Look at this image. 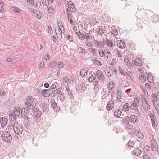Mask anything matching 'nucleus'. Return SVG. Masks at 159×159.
<instances>
[{"label": "nucleus", "mask_w": 159, "mask_h": 159, "mask_svg": "<svg viewBox=\"0 0 159 159\" xmlns=\"http://www.w3.org/2000/svg\"><path fill=\"white\" fill-rule=\"evenodd\" d=\"M135 99H137V98H135L134 101H133L130 104V110L138 115L140 114V111L139 110V102L137 100L135 101Z\"/></svg>", "instance_id": "nucleus-1"}, {"label": "nucleus", "mask_w": 159, "mask_h": 159, "mask_svg": "<svg viewBox=\"0 0 159 159\" xmlns=\"http://www.w3.org/2000/svg\"><path fill=\"white\" fill-rule=\"evenodd\" d=\"M33 102L34 98L33 97L30 96H28L26 99L25 103L26 107L27 108H29L30 110H32L33 109Z\"/></svg>", "instance_id": "nucleus-2"}, {"label": "nucleus", "mask_w": 159, "mask_h": 159, "mask_svg": "<svg viewBox=\"0 0 159 159\" xmlns=\"http://www.w3.org/2000/svg\"><path fill=\"white\" fill-rule=\"evenodd\" d=\"M13 130L16 134L20 135L23 131V127L17 123H14L13 125Z\"/></svg>", "instance_id": "nucleus-3"}, {"label": "nucleus", "mask_w": 159, "mask_h": 159, "mask_svg": "<svg viewBox=\"0 0 159 159\" xmlns=\"http://www.w3.org/2000/svg\"><path fill=\"white\" fill-rule=\"evenodd\" d=\"M2 137L3 140L8 143L11 142L12 140V136L8 132H3Z\"/></svg>", "instance_id": "nucleus-4"}, {"label": "nucleus", "mask_w": 159, "mask_h": 159, "mask_svg": "<svg viewBox=\"0 0 159 159\" xmlns=\"http://www.w3.org/2000/svg\"><path fill=\"white\" fill-rule=\"evenodd\" d=\"M103 43L105 45L107 46L109 48H112L115 44V41L113 39L109 40L107 39H103Z\"/></svg>", "instance_id": "nucleus-5"}, {"label": "nucleus", "mask_w": 159, "mask_h": 159, "mask_svg": "<svg viewBox=\"0 0 159 159\" xmlns=\"http://www.w3.org/2000/svg\"><path fill=\"white\" fill-rule=\"evenodd\" d=\"M142 102V107L143 109L145 111H148L150 109V106L145 98L143 99Z\"/></svg>", "instance_id": "nucleus-6"}, {"label": "nucleus", "mask_w": 159, "mask_h": 159, "mask_svg": "<svg viewBox=\"0 0 159 159\" xmlns=\"http://www.w3.org/2000/svg\"><path fill=\"white\" fill-rule=\"evenodd\" d=\"M119 83L120 86L122 87H128L129 84L125 79L120 78L119 80Z\"/></svg>", "instance_id": "nucleus-7"}, {"label": "nucleus", "mask_w": 159, "mask_h": 159, "mask_svg": "<svg viewBox=\"0 0 159 159\" xmlns=\"http://www.w3.org/2000/svg\"><path fill=\"white\" fill-rule=\"evenodd\" d=\"M134 134L140 139H143L144 137L143 133L140 129H135L134 132Z\"/></svg>", "instance_id": "nucleus-8"}, {"label": "nucleus", "mask_w": 159, "mask_h": 159, "mask_svg": "<svg viewBox=\"0 0 159 159\" xmlns=\"http://www.w3.org/2000/svg\"><path fill=\"white\" fill-rule=\"evenodd\" d=\"M151 148L152 151H158V145L155 140L153 139L151 141Z\"/></svg>", "instance_id": "nucleus-9"}, {"label": "nucleus", "mask_w": 159, "mask_h": 159, "mask_svg": "<svg viewBox=\"0 0 159 159\" xmlns=\"http://www.w3.org/2000/svg\"><path fill=\"white\" fill-rule=\"evenodd\" d=\"M8 120L6 117H0V123L1 127L3 128L7 124Z\"/></svg>", "instance_id": "nucleus-10"}, {"label": "nucleus", "mask_w": 159, "mask_h": 159, "mask_svg": "<svg viewBox=\"0 0 159 159\" xmlns=\"http://www.w3.org/2000/svg\"><path fill=\"white\" fill-rule=\"evenodd\" d=\"M110 93L109 91H103V96L102 97V101L105 102V100L107 101L109 99V96Z\"/></svg>", "instance_id": "nucleus-11"}, {"label": "nucleus", "mask_w": 159, "mask_h": 159, "mask_svg": "<svg viewBox=\"0 0 159 159\" xmlns=\"http://www.w3.org/2000/svg\"><path fill=\"white\" fill-rule=\"evenodd\" d=\"M51 107L52 109L55 111L56 112H58L60 110V108L58 107L57 103L55 102L54 100H52L51 102Z\"/></svg>", "instance_id": "nucleus-12"}, {"label": "nucleus", "mask_w": 159, "mask_h": 159, "mask_svg": "<svg viewBox=\"0 0 159 159\" xmlns=\"http://www.w3.org/2000/svg\"><path fill=\"white\" fill-rule=\"evenodd\" d=\"M114 101L112 100L109 101L106 106L107 109L108 110H111L114 107Z\"/></svg>", "instance_id": "nucleus-13"}, {"label": "nucleus", "mask_w": 159, "mask_h": 159, "mask_svg": "<svg viewBox=\"0 0 159 159\" xmlns=\"http://www.w3.org/2000/svg\"><path fill=\"white\" fill-rule=\"evenodd\" d=\"M95 74L96 76H97V78L101 82L104 80V77L101 71L98 70Z\"/></svg>", "instance_id": "nucleus-14"}, {"label": "nucleus", "mask_w": 159, "mask_h": 159, "mask_svg": "<svg viewBox=\"0 0 159 159\" xmlns=\"http://www.w3.org/2000/svg\"><path fill=\"white\" fill-rule=\"evenodd\" d=\"M13 114L15 115V116L17 117L20 115L21 113V108L20 106H16L14 108Z\"/></svg>", "instance_id": "nucleus-15"}, {"label": "nucleus", "mask_w": 159, "mask_h": 159, "mask_svg": "<svg viewBox=\"0 0 159 159\" xmlns=\"http://www.w3.org/2000/svg\"><path fill=\"white\" fill-rule=\"evenodd\" d=\"M68 8L70 11L72 12H74L75 11V8L73 3L71 1H69L67 3Z\"/></svg>", "instance_id": "nucleus-16"}, {"label": "nucleus", "mask_w": 159, "mask_h": 159, "mask_svg": "<svg viewBox=\"0 0 159 159\" xmlns=\"http://www.w3.org/2000/svg\"><path fill=\"white\" fill-rule=\"evenodd\" d=\"M123 111V109L120 107H118L117 108L114 112V116L116 117H120Z\"/></svg>", "instance_id": "nucleus-17"}, {"label": "nucleus", "mask_w": 159, "mask_h": 159, "mask_svg": "<svg viewBox=\"0 0 159 159\" xmlns=\"http://www.w3.org/2000/svg\"><path fill=\"white\" fill-rule=\"evenodd\" d=\"M34 16L38 19H41L43 17L42 13L36 9L34 10Z\"/></svg>", "instance_id": "nucleus-18"}, {"label": "nucleus", "mask_w": 159, "mask_h": 159, "mask_svg": "<svg viewBox=\"0 0 159 159\" xmlns=\"http://www.w3.org/2000/svg\"><path fill=\"white\" fill-rule=\"evenodd\" d=\"M132 62L133 64H134L137 66H141L142 65V61L139 57H138V58H137L136 59L133 61Z\"/></svg>", "instance_id": "nucleus-19"}, {"label": "nucleus", "mask_w": 159, "mask_h": 159, "mask_svg": "<svg viewBox=\"0 0 159 159\" xmlns=\"http://www.w3.org/2000/svg\"><path fill=\"white\" fill-rule=\"evenodd\" d=\"M105 73L107 76L108 77H110L112 76L114 74L113 70L112 69L109 68L106 69Z\"/></svg>", "instance_id": "nucleus-20"}, {"label": "nucleus", "mask_w": 159, "mask_h": 159, "mask_svg": "<svg viewBox=\"0 0 159 159\" xmlns=\"http://www.w3.org/2000/svg\"><path fill=\"white\" fill-rule=\"evenodd\" d=\"M142 152V151L139 148H136L132 152V153L137 156H139L141 154Z\"/></svg>", "instance_id": "nucleus-21"}, {"label": "nucleus", "mask_w": 159, "mask_h": 159, "mask_svg": "<svg viewBox=\"0 0 159 159\" xmlns=\"http://www.w3.org/2000/svg\"><path fill=\"white\" fill-rule=\"evenodd\" d=\"M58 30L56 31V34L57 36V38L60 40L62 37V31L60 28H58Z\"/></svg>", "instance_id": "nucleus-22"}, {"label": "nucleus", "mask_w": 159, "mask_h": 159, "mask_svg": "<svg viewBox=\"0 0 159 159\" xmlns=\"http://www.w3.org/2000/svg\"><path fill=\"white\" fill-rule=\"evenodd\" d=\"M130 120L132 123H136L139 121V118L137 116L135 115H131L130 117Z\"/></svg>", "instance_id": "nucleus-23"}, {"label": "nucleus", "mask_w": 159, "mask_h": 159, "mask_svg": "<svg viewBox=\"0 0 159 159\" xmlns=\"http://www.w3.org/2000/svg\"><path fill=\"white\" fill-rule=\"evenodd\" d=\"M28 108L26 107H24L21 109V114L20 115L22 116H25V115H26L29 112Z\"/></svg>", "instance_id": "nucleus-24"}, {"label": "nucleus", "mask_w": 159, "mask_h": 159, "mask_svg": "<svg viewBox=\"0 0 159 159\" xmlns=\"http://www.w3.org/2000/svg\"><path fill=\"white\" fill-rule=\"evenodd\" d=\"M117 43L118 46L119 48L123 49L125 48V44L122 40H118L117 41Z\"/></svg>", "instance_id": "nucleus-25"}, {"label": "nucleus", "mask_w": 159, "mask_h": 159, "mask_svg": "<svg viewBox=\"0 0 159 159\" xmlns=\"http://www.w3.org/2000/svg\"><path fill=\"white\" fill-rule=\"evenodd\" d=\"M123 110L125 112L128 111L129 110H130V104L128 103H126L123 105Z\"/></svg>", "instance_id": "nucleus-26"}, {"label": "nucleus", "mask_w": 159, "mask_h": 159, "mask_svg": "<svg viewBox=\"0 0 159 159\" xmlns=\"http://www.w3.org/2000/svg\"><path fill=\"white\" fill-rule=\"evenodd\" d=\"M41 115V113H37L36 116H35L34 117V120L36 122L38 123L41 120V118L40 116Z\"/></svg>", "instance_id": "nucleus-27"}, {"label": "nucleus", "mask_w": 159, "mask_h": 159, "mask_svg": "<svg viewBox=\"0 0 159 159\" xmlns=\"http://www.w3.org/2000/svg\"><path fill=\"white\" fill-rule=\"evenodd\" d=\"M61 92V90L60 89L58 88L56 90L52 91L51 95L52 97H53L55 95H57L58 94H60Z\"/></svg>", "instance_id": "nucleus-28"}, {"label": "nucleus", "mask_w": 159, "mask_h": 159, "mask_svg": "<svg viewBox=\"0 0 159 159\" xmlns=\"http://www.w3.org/2000/svg\"><path fill=\"white\" fill-rule=\"evenodd\" d=\"M88 71L87 68H84L82 69L80 71V74L81 76H85L87 75V73Z\"/></svg>", "instance_id": "nucleus-29"}, {"label": "nucleus", "mask_w": 159, "mask_h": 159, "mask_svg": "<svg viewBox=\"0 0 159 159\" xmlns=\"http://www.w3.org/2000/svg\"><path fill=\"white\" fill-rule=\"evenodd\" d=\"M119 70L122 75H127L131 77L126 72L124 69H122L120 66L119 67Z\"/></svg>", "instance_id": "nucleus-30"}, {"label": "nucleus", "mask_w": 159, "mask_h": 159, "mask_svg": "<svg viewBox=\"0 0 159 159\" xmlns=\"http://www.w3.org/2000/svg\"><path fill=\"white\" fill-rule=\"evenodd\" d=\"M42 109L44 112L47 113L49 111V109L46 104L44 103L42 105Z\"/></svg>", "instance_id": "nucleus-31"}, {"label": "nucleus", "mask_w": 159, "mask_h": 159, "mask_svg": "<svg viewBox=\"0 0 159 159\" xmlns=\"http://www.w3.org/2000/svg\"><path fill=\"white\" fill-rule=\"evenodd\" d=\"M41 95L44 97H48L50 96V93L48 92V90L45 89L42 91Z\"/></svg>", "instance_id": "nucleus-32"}, {"label": "nucleus", "mask_w": 159, "mask_h": 159, "mask_svg": "<svg viewBox=\"0 0 159 159\" xmlns=\"http://www.w3.org/2000/svg\"><path fill=\"white\" fill-rule=\"evenodd\" d=\"M126 92L127 93V94L129 97L133 96L134 93L132 89H129L126 90Z\"/></svg>", "instance_id": "nucleus-33"}, {"label": "nucleus", "mask_w": 159, "mask_h": 159, "mask_svg": "<svg viewBox=\"0 0 159 159\" xmlns=\"http://www.w3.org/2000/svg\"><path fill=\"white\" fill-rule=\"evenodd\" d=\"M105 31V30L104 28L102 27H98L97 32L99 34L102 35L104 33Z\"/></svg>", "instance_id": "nucleus-34"}, {"label": "nucleus", "mask_w": 159, "mask_h": 159, "mask_svg": "<svg viewBox=\"0 0 159 159\" xmlns=\"http://www.w3.org/2000/svg\"><path fill=\"white\" fill-rule=\"evenodd\" d=\"M139 79L142 82H145L146 81V76L143 74H141L139 76Z\"/></svg>", "instance_id": "nucleus-35"}, {"label": "nucleus", "mask_w": 159, "mask_h": 159, "mask_svg": "<svg viewBox=\"0 0 159 159\" xmlns=\"http://www.w3.org/2000/svg\"><path fill=\"white\" fill-rule=\"evenodd\" d=\"M115 86V84L113 82L108 83L107 86L109 90H112Z\"/></svg>", "instance_id": "nucleus-36"}, {"label": "nucleus", "mask_w": 159, "mask_h": 159, "mask_svg": "<svg viewBox=\"0 0 159 159\" xmlns=\"http://www.w3.org/2000/svg\"><path fill=\"white\" fill-rule=\"evenodd\" d=\"M30 119L29 117H24L23 122L25 124V125L26 126V125H29L30 124Z\"/></svg>", "instance_id": "nucleus-37"}, {"label": "nucleus", "mask_w": 159, "mask_h": 159, "mask_svg": "<svg viewBox=\"0 0 159 159\" xmlns=\"http://www.w3.org/2000/svg\"><path fill=\"white\" fill-rule=\"evenodd\" d=\"M96 78V74L93 73L88 79V80L89 82H92Z\"/></svg>", "instance_id": "nucleus-38"}, {"label": "nucleus", "mask_w": 159, "mask_h": 159, "mask_svg": "<svg viewBox=\"0 0 159 159\" xmlns=\"http://www.w3.org/2000/svg\"><path fill=\"white\" fill-rule=\"evenodd\" d=\"M147 79L148 80L150 83H152L153 81V79L152 75L150 74H148L147 75Z\"/></svg>", "instance_id": "nucleus-39"}, {"label": "nucleus", "mask_w": 159, "mask_h": 159, "mask_svg": "<svg viewBox=\"0 0 159 159\" xmlns=\"http://www.w3.org/2000/svg\"><path fill=\"white\" fill-rule=\"evenodd\" d=\"M150 149V147L148 145L146 146L143 148L144 154H148Z\"/></svg>", "instance_id": "nucleus-40"}, {"label": "nucleus", "mask_w": 159, "mask_h": 159, "mask_svg": "<svg viewBox=\"0 0 159 159\" xmlns=\"http://www.w3.org/2000/svg\"><path fill=\"white\" fill-rule=\"evenodd\" d=\"M67 91L68 95L69 96V97L70 99H74L73 96V94H72V92L71 91V90L69 89H67Z\"/></svg>", "instance_id": "nucleus-41"}, {"label": "nucleus", "mask_w": 159, "mask_h": 159, "mask_svg": "<svg viewBox=\"0 0 159 159\" xmlns=\"http://www.w3.org/2000/svg\"><path fill=\"white\" fill-rule=\"evenodd\" d=\"M78 51L80 53H81L82 54H86L87 52L86 51L85 49H83L82 48L79 47L78 48Z\"/></svg>", "instance_id": "nucleus-42"}, {"label": "nucleus", "mask_w": 159, "mask_h": 159, "mask_svg": "<svg viewBox=\"0 0 159 159\" xmlns=\"http://www.w3.org/2000/svg\"><path fill=\"white\" fill-rule=\"evenodd\" d=\"M105 56L108 58V57H110L111 55L110 52L108 49H106L104 50Z\"/></svg>", "instance_id": "nucleus-43"}, {"label": "nucleus", "mask_w": 159, "mask_h": 159, "mask_svg": "<svg viewBox=\"0 0 159 159\" xmlns=\"http://www.w3.org/2000/svg\"><path fill=\"white\" fill-rule=\"evenodd\" d=\"M89 51L91 52L93 55L94 56L96 55V51H97V49L95 48H90L89 49Z\"/></svg>", "instance_id": "nucleus-44"}, {"label": "nucleus", "mask_w": 159, "mask_h": 159, "mask_svg": "<svg viewBox=\"0 0 159 159\" xmlns=\"http://www.w3.org/2000/svg\"><path fill=\"white\" fill-rule=\"evenodd\" d=\"M55 11L54 9L50 7L48 8L47 11L49 14H54Z\"/></svg>", "instance_id": "nucleus-45"}, {"label": "nucleus", "mask_w": 159, "mask_h": 159, "mask_svg": "<svg viewBox=\"0 0 159 159\" xmlns=\"http://www.w3.org/2000/svg\"><path fill=\"white\" fill-rule=\"evenodd\" d=\"M152 99L153 102H156L158 100V98H157V97L156 95V93H152Z\"/></svg>", "instance_id": "nucleus-46"}, {"label": "nucleus", "mask_w": 159, "mask_h": 159, "mask_svg": "<svg viewBox=\"0 0 159 159\" xmlns=\"http://www.w3.org/2000/svg\"><path fill=\"white\" fill-rule=\"evenodd\" d=\"M92 38L91 36V34L90 33H88L85 32V39H92Z\"/></svg>", "instance_id": "nucleus-47"}, {"label": "nucleus", "mask_w": 159, "mask_h": 159, "mask_svg": "<svg viewBox=\"0 0 159 159\" xmlns=\"http://www.w3.org/2000/svg\"><path fill=\"white\" fill-rule=\"evenodd\" d=\"M100 41H98L97 40L94 39L93 42L94 44L96 46L101 48V45L100 44Z\"/></svg>", "instance_id": "nucleus-48"}, {"label": "nucleus", "mask_w": 159, "mask_h": 159, "mask_svg": "<svg viewBox=\"0 0 159 159\" xmlns=\"http://www.w3.org/2000/svg\"><path fill=\"white\" fill-rule=\"evenodd\" d=\"M91 39H87L85 42V44L88 46H90L92 45Z\"/></svg>", "instance_id": "nucleus-49"}, {"label": "nucleus", "mask_w": 159, "mask_h": 159, "mask_svg": "<svg viewBox=\"0 0 159 159\" xmlns=\"http://www.w3.org/2000/svg\"><path fill=\"white\" fill-rule=\"evenodd\" d=\"M57 65V63L54 61L51 62L49 65V67L51 68H54Z\"/></svg>", "instance_id": "nucleus-50"}, {"label": "nucleus", "mask_w": 159, "mask_h": 159, "mask_svg": "<svg viewBox=\"0 0 159 159\" xmlns=\"http://www.w3.org/2000/svg\"><path fill=\"white\" fill-rule=\"evenodd\" d=\"M111 33L113 35L116 36L118 34V31L117 29H114L112 30Z\"/></svg>", "instance_id": "nucleus-51"}, {"label": "nucleus", "mask_w": 159, "mask_h": 159, "mask_svg": "<svg viewBox=\"0 0 159 159\" xmlns=\"http://www.w3.org/2000/svg\"><path fill=\"white\" fill-rule=\"evenodd\" d=\"M126 126L129 129H132L133 127L132 123L129 122L126 123Z\"/></svg>", "instance_id": "nucleus-52"}, {"label": "nucleus", "mask_w": 159, "mask_h": 159, "mask_svg": "<svg viewBox=\"0 0 159 159\" xmlns=\"http://www.w3.org/2000/svg\"><path fill=\"white\" fill-rule=\"evenodd\" d=\"M99 53L101 57L105 56L104 52L102 49H101L99 51Z\"/></svg>", "instance_id": "nucleus-53"}, {"label": "nucleus", "mask_w": 159, "mask_h": 159, "mask_svg": "<svg viewBox=\"0 0 159 159\" xmlns=\"http://www.w3.org/2000/svg\"><path fill=\"white\" fill-rule=\"evenodd\" d=\"M135 143L134 141L130 140L128 142V146L133 147Z\"/></svg>", "instance_id": "nucleus-54"}, {"label": "nucleus", "mask_w": 159, "mask_h": 159, "mask_svg": "<svg viewBox=\"0 0 159 159\" xmlns=\"http://www.w3.org/2000/svg\"><path fill=\"white\" fill-rule=\"evenodd\" d=\"M9 116L11 118L12 121H15L16 117H17L15 116V115L13 113L11 115H9Z\"/></svg>", "instance_id": "nucleus-55"}, {"label": "nucleus", "mask_w": 159, "mask_h": 159, "mask_svg": "<svg viewBox=\"0 0 159 159\" xmlns=\"http://www.w3.org/2000/svg\"><path fill=\"white\" fill-rule=\"evenodd\" d=\"M146 89L148 90H150L151 89V84L149 83H146L145 84Z\"/></svg>", "instance_id": "nucleus-56"}, {"label": "nucleus", "mask_w": 159, "mask_h": 159, "mask_svg": "<svg viewBox=\"0 0 159 159\" xmlns=\"http://www.w3.org/2000/svg\"><path fill=\"white\" fill-rule=\"evenodd\" d=\"M79 34H77V32H76V33L77 34L78 37H79L80 39L81 40H83V33H81L80 31L79 32Z\"/></svg>", "instance_id": "nucleus-57"}, {"label": "nucleus", "mask_w": 159, "mask_h": 159, "mask_svg": "<svg viewBox=\"0 0 159 159\" xmlns=\"http://www.w3.org/2000/svg\"><path fill=\"white\" fill-rule=\"evenodd\" d=\"M143 157L141 159H151V157L148 154H144Z\"/></svg>", "instance_id": "nucleus-58"}, {"label": "nucleus", "mask_w": 159, "mask_h": 159, "mask_svg": "<svg viewBox=\"0 0 159 159\" xmlns=\"http://www.w3.org/2000/svg\"><path fill=\"white\" fill-rule=\"evenodd\" d=\"M58 68L61 69L64 66V64L63 62L61 61L58 62Z\"/></svg>", "instance_id": "nucleus-59"}, {"label": "nucleus", "mask_w": 159, "mask_h": 159, "mask_svg": "<svg viewBox=\"0 0 159 159\" xmlns=\"http://www.w3.org/2000/svg\"><path fill=\"white\" fill-rule=\"evenodd\" d=\"M93 63L95 65H98V66H101V65L100 62L97 60H94Z\"/></svg>", "instance_id": "nucleus-60"}, {"label": "nucleus", "mask_w": 159, "mask_h": 159, "mask_svg": "<svg viewBox=\"0 0 159 159\" xmlns=\"http://www.w3.org/2000/svg\"><path fill=\"white\" fill-rule=\"evenodd\" d=\"M69 78L67 76H65L63 78V80L64 82L67 83L69 81Z\"/></svg>", "instance_id": "nucleus-61"}, {"label": "nucleus", "mask_w": 159, "mask_h": 159, "mask_svg": "<svg viewBox=\"0 0 159 159\" xmlns=\"http://www.w3.org/2000/svg\"><path fill=\"white\" fill-rule=\"evenodd\" d=\"M27 2L32 5H34V0H27Z\"/></svg>", "instance_id": "nucleus-62"}, {"label": "nucleus", "mask_w": 159, "mask_h": 159, "mask_svg": "<svg viewBox=\"0 0 159 159\" xmlns=\"http://www.w3.org/2000/svg\"><path fill=\"white\" fill-rule=\"evenodd\" d=\"M117 95L118 96H120V97H121L122 95V92L121 90L118 89L117 90Z\"/></svg>", "instance_id": "nucleus-63"}, {"label": "nucleus", "mask_w": 159, "mask_h": 159, "mask_svg": "<svg viewBox=\"0 0 159 159\" xmlns=\"http://www.w3.org/2000/svg\"><path fill=\"white\" fill-rule=\"evenodd\" d=\"M48 32L51 34L52 33V30L51 26L50 25H49L48 27Z\"/></svg>", "instance_id": "nucleus-64"}]
</instances>
